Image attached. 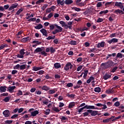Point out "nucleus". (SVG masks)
Masks as SVG:
<instances>
[{"label": "nucleus", "mask_w": 124, "mask_h": 124, "mask_svg": "<svg viewBox=\"0 0 124 124\" xmlns=\"http://www.w3.org/2000/svg\"><path fill=\"white\" fill-rule=\"evenodd\" d=\"M59 23L61 25H62V27H67V24H66L63 21H60Z\"/></svg>", "instance_id": "72a5a7b5"}, {"label": "nucleus", "mask_w": 124, "mask_h": 124, "mask_svg": "<svg viewBox=\"0 0 124 124\" xmlns=\"http://www.w3.org/2000/svg\"><path fill=\"white\" fill-rule=\"evenodd\" d=\"M117 69H118V66H115L111 70V72L112 73H114V72H115V71H116V70H117Z\"/></svg>", "instance_id": "052dcab7"}, {"label": "nucleus", "mask_w": 124, "mask_h": 124, "mask_svg": "<svg viewBox=\"0 0 124 124\" xmlns=\"http://www.w3.org/2000/svg\"><path fill=\"white\" fill-rule=\"evenodd\" d=\"M40 31L42 33L43 35L46 37L48 36V35L47 34V31L45 30V29H42L41 30H40Z\"/></svg>", "instance_id": "4468645a"}, {"label": "nucleus", "mask_w": 124, "mask_h": 124, "mask_svg": "<svg viewBox=\"0 0 124 124\" xmlns=\"http://www.w3.org/2000/svg\"><path fill=\"white\" fill-rule=\"evenodd\" d=\"M27 65H20V70H24V69H26Z\"/></svg>", "instance_id": "ea45409f"}, {"label": "nucleus", "mask_w": 124, "mask_h": 124, "mask_svg": "<svg viewBox=\"0 0 124 124\" xmlns=\"http://www.w3.org/2000/svg\"><path fill=\"white\" fill-rule=\"evenodd\" d=\"M73 10H75V11H77L78 12H79V11H81V9L79 8H77L76 7H74L72 8Z\"/></svg>", "instance_id": "f704fd0d"}, {"label": "nucleus", "mask_w": 124, "mask_h": 124, "mask_svg": "<svg viewBox=\"0 0 124 124\" xmlns=\"http://www.w3.org/2000/svg\"><path fill=\"white\" fill-rule=\"evenodd\" d=\"M75 104H76V103L74 102H70L69 104L68 108H73V107H74V106H75Z\"/></svg>", "instance_id": "c85d7f7f"}, {"label": "nucleus", "mask_w": 124, "mask_h": 124, "mask_svg": "<svg viewBox=\"0 0 124 124\" xmlns=\"http://www.w3.org/2000/svg\"><path fill=\"white\" fill-rule=\"evenodd\" d=\"M119 40L117 38H112L110 40H108L107 42L108 43H109V44H111L112 43H117V42H118V41Z\"/></svg>", "instance_id": "9b49d317"}, {"label": "nucleus", "mask_w": 124, "mask_h": 124, "mask_svg": "<svg viewBox=\"0 0 124 124\" xmlns=\"http://www.w3.org/2000/svg\"><path fill=\"white\" fill-rule=\"evenodd\" d=\"M42 2H44V0H38L36 2V4H40Z\"/></svg>", "instance_id": "603ef678"}, {"label": "nucleus", "mask_w": 124, "mask_h": 124, "mask_svg": "<svg viewBox=\"0 0 124 124\" xmlns=\"http://www.w3.org/2000/svg\"><path fill=\"white\" fill-rule=\"evenodd\" d=\"M89 73L88 70H84V73H83V78H86L87 76L88 75V73Z\"/></svg>", "instance_id": "58836bf2"}, {"label": "nucleus", "mask_w": 124, "mask_h": 124, "mask_svg": "<svg viewBox=\"0 0 124 124\" xmlns=\"http://www.w3.org/2000/svg\"><path fill=\"white\" fill-rule=\"evenodd\" d=\"M82 68H83V66L80 65V66L78 67L77 71H80V70H81V69H82Z\"/></svg>", "instance_id": "69168bd1"}, {"label": "nucleus", "mask_w": 124, "mask_h": 124, "mask_svg": "<svg viewBox=\"0 0 124 124\" xmlns=\"http://www.w3.org/2000/svg\"><path fill=\"white\" fill-rule=\"evenodd\" d=\"M31 38L30 36L24 37L21 40V42H23V43H26V42H28V41H31Z\"/></svg>", "instance_id": "1a4fd4ad"}, {"label": "nucleus", "mask_w": 124, "mask_h": 124, "mask_svg": "<svg viewBox=\"0 0 124 124\" xmlns=\"http://www.w3.org/2000/svg\"><path fill=\"white\" fill-rule=\"evenodd\" d=\"M120 105V102L119 101H117L114 103V106H116V107H119Z\"/></svg>", "instance_id": "13d9d810"}, {"label": "nucleus", "mask_w": 124, "mask_h": 124, "mask_svg": "<svg viewBox=\"0 0 124 124\" xmlns=\"http://www.w3.org/2000/svg\"><path fill=\"white\" fill-rule=\"evenodd\" d=\"M20 68V64H17L14 67V69H19Z\"/></svg>", "instance_id": "e2e57ef3"}, {"label": "nucleus", "mask_w": 124, "mask_h": 124, "mask_svg": "<svg viewBox=\"0 0 124 124\" xmlns=\"http://www.w3.org/2000/svg\"><path fill=\"white\" fill-rule=\"evenodd\" d=\"M50 52L51 54H53L56 52V49L53 47V46H51L50 48Z\"/></svg>", "instance_id": "c03bdc74"}, {"label": "nucleus", "mask_w": 124, "mask_h": 124, "mask_svg": "<svg viewBox=\"0 0 124 124\" xmlns=\"http://www.w3.org/2000/svg\"><path fill=\"white\" fill-rule=\"evenodd\" d=\"M55 38H56V36H49L47 38H46V39H47V40H51V39H55Z\"/></svg>", "instance_id": "37998d69"}, {"label": "nucleus", "mask_w": 124, "mask_h": 124, "mask_svg": "<svg viewBox=\"0 0 124 124\" xmlns=\"http://www.w3.org/2000/svg\"><path fill=\"white\" fill-rule=\"evenodd\" d=\"M61 110H62V109H59L58 107L54 106V107L52 108V109L50 111L51 113H54V112L58 113V112H60Z\"/></svg>", "instance_id": "f8f14e48"}, {"label": "nucleus", "mask_w": 124, "mask_h": 124, "mask_svg": "<svg viewBox=\"0 0 124 124\" xmlns=\"http://www.w3.org/2000/svg\"><path fill=\"white\" fill-rule=\"evenodd\" d=\"M90 109H88L85 112H84L82 113V115H83V117H87V116H89V114H90V112H88Z\"/></svg>", "instance_id": "e433bc0d"}, {"label": "nucleus", "mask_w": 124, "mask_h": 124, "mask_svg": "<svg viewBox=\"0 0 124 124\" xmlns=\"http://www.w3.org/2000/svg\"><path fill=\"white\" fill-rule=\"evenodd\" d=\"M43 28V25L41 24H39L37 26L34 27V29L36 30H40Z\"/></svg>", "instance_id": "bb28decb"}, {"label": "nucleus", "mask_w": 124, "mask_h": 124, "mask_svg": "<svg viewBox=\"0 0 124 124\" xmlns=\"http://www.w3.org/2000/svg\"><path fill=\"white\" fill-rule=\"evenodd\" d=\"M6 47H8V45L7 44H2L0 46V50H2L3 48H6Z\"/></svg>", "instance_id": "a878e982"}, {"label": "nucleus", "mask_w": 124, "mask_h": 124, "mask_svg": "<svg viewBox=\"0 0 124 124\" xmlns=\"http://www.w3.org/2000/svg\"><path fill=\"white\" fill-rule=\"evenodd\" d=\"M15 89H16V86H9L8 88L7 91L8 92H11L14 90H15Z\"/></svg>", "instance_id": "cd10ccee"}, {"label": "nucleus", "mask_w": 124, "mask_h": 124, "mask_svg": "<svg viewBox=\"0 0 124 124\" xmlns=\"http://www.w3.org/2000/svg\"><path fill=\"white\" fill-rule=\"evenodd\" d=\"M84 109H86V106H85L84 107L79 108L78 109V113H81V112H82L83 111V110H84Z\"/></svg>", "instance_id": "864d4df0"}, {"label": "nucleus", "mask_w": 124, "mask_h": 124, "mask_svg": "<svg viewBox=\"0 0 124 124\" xmlns=\"http://www.w3.org/2000/svg\"><path fill=\"white\" fill-rule=\"evenodd\" d=\"M114 13H116V14H124V11L122 10H120L119 9L115 10Z\"/></svg>", "instance_id": "6ab92c4d"}, {"label": "nucleus", "mask_w": 124, "mask_h": 124, "mask_svg": "<svg viewBox=\"0 0 124 124\" xmlns=\"http://www.w3.org/2000/svg\"><path fill=\"white\" fill-rule=\"evenodd\" d=\"M72 67H73V65L71 64L70 62H68L64 67V69L66 71H68L69 70V68L70 69H72Z\"/></svg>", "instance_id": "39448f33"}, {"label": "nucleus", "mask_w": 124, "mask_h": 124, "mask_svg": "<svg viewBox=\"0 0 124 124\" xmlns=\"http://www.w3.org/2000/svg\"><path fill=\"white\" fill-rule=\"evenodd\" d=\"M16 94L17 96H19V95H23V92H22V91L19 90Z\"/></svg>", "instance_id": "de8ad7c7"}, {"label": "nucleus", "mask_w": 124, "mask_h": 124, "mask_svg": "<svg viewBox=\"0 0 124 124\" xmlns=\"http://www.w3.org/2000/svg\"><path fill=\"white\" fill-rule=\"evenodd\" d=\"M86 109H94L95 110H96L97 109V108L94 107V106H89L88 105H85Z\"/></svg>", "instance_id": "f3484780"}, {"label": "nucleus", "mask_w": 124, "mask_h": 124, "mask_svg": "<svg viewBox=\"0 0 124 124\" xmlns=\"http://www.w3.org/2000/svg\"><path fill=\"white\" fill-rule=\"evenodd\" d=\"M56 25H57V24H50L49 25V28H50V31H53V30H54V29H55V27H56Z\"/></svg>", "instance_id": "c9c22d12"}, {"label": "nucleus", "mask_w": 124, "mask_h": 124, "mask_svg": "<svg viewBox=\"0 0 124 124\" xmlns=\"http://www.w3.org/2000/svg\"><path fill=\"white\" fill-rule=\"evenodd\" d=\"M115 6L119 7L120 9H123L124 8V3L121 2H115L114 7H115Z\"/></svg>", "instance_id": "0eeeda50"}, {"label": "nucleus", "mask_w": 124, "mask_h": 124, "mask_svg": "<svg viewBox=\"0 0 124 124\" xmlns=\"http://www.w3.org/2000/svg\"><path fill=\"white\" fill-rule=\"evenodd\" d=\"M55 27L58 29H55L54 31L51 32L52 34H57V33L62 31V27L58 26V24H56Z\"/></svg>", "instance_id": "7ed1b4c3"}, {"label": "nucleus", "mask_w": 124, "mask_h": 124, "mask_svg": "<svg viewBox=\"0 0 124 124\" xmlns=\"http://www.w3.org/2000/svg\"><path fill=\"white\" fill-rule=\"evenodd\" d=\"M95 93H100L101 92V88L100 87H96L94 90Z\"/></svg>", "instance_id": "7c9ffc66"}, {"label": "nucleus", "mask_w": 124, "mask_h": 124, "mask_svg": "<svg viewBox=\"0 0 124 124\" xmlns=\"http://www.w3.org/2000/svg\"><path fill=\"white\" fill-rule=\"evenodd\" d=\"M111 78V75L108 74H105V76L103 77V78L104 80H108V79H109Z\"/></svg>", "instance_id": "5701e85b"}, {"label": "nucleus", "mask_w": 124, "mask_h": 124, "mask_svg": "<svg viewBox=\"0 0 124 124\" xmlns=\"http://www.w3.org/2000/svg\"><path fill=\"white\" fill-rule=\"evenodd\" d=\"M47 111H45V114L46 115H49L50 114V111H51V110H50V109L48 108L47 110H46Z\"/></svg>", "instance_id": "680f3d73"}, {"label": "nucleus", "mask_w": 124, "mask_h": 124, "mask_svg": "<svg viewBox=\"0 0 124 124\" xmlns=\"http://www.w3.org/2000/svg\"><path fill=\"white\" fill-rule=\"evenodd\" d=\"M54 67L56 69H58V68H61L62 67V65L59 62H56L54 64Z\"/></svg>", "instance_id": "a211bd4d"}, {"label": "nucleus", "mask_w": 124, "mask_h": 124, "mask_svg": "<svg viewBox=\"0 0 124 124\" xmlns=\"http://www.w3.org/2000/svg\"><path fill=\"white\" fill-rule=\"evenodd\" d=\"M6 89H7V87L5 86H0V93H5L6 92Z\"/></svg>", "instance_id": "dca6fc26"}, {"label": "nucleus", "mask_w": 124, "mask_h": 124, "mask_svg": "<svg viewBox=\"0 0 124 124\" xmlns=\"http://www.w3.org/2000/svg\"><path fill=\"white\" fill-rule=\"evenodd\" d=\"M38 114H39V112L38 110H35L31 112V116H32V117H35V116L38 115Z\"/></svg>", "instance_id": "aec40b11"}, {"label": "nucleus", "mask_w": 124, "mask_h": 124, "mask_svg": "<svg viewBox=\"0 0 124 124\" xmlns=\"http://www.w3.org/2000/svg\"><path fill=\"white\" fill-rule=\"evenodd\" d=\"M56 93L55 90H50L48 91L49 94H53V93Z\"/></svg>", "instance_id": "09e8293b"}, {"label": "nucleus", "mask_w": 124, "mask_h": 124, "mask_svg": "<svg viewBox=\"0 0 124 124\" xmlns=\"http://www.w3.org/2000/svg\"><path fill=\"white\" fill-rule=\"evenodd\" d=\"M113 89H114V88H112L111 89H108L106 90V93H114V91L113 90Z\"/></svg>", "instance_id": "c756f323"}, {"label": "nucleus", "mask_w": 124, "mask_h": 124, "mask_svg": "<svg viewBox=\"0 0 124 124\" xmlns=\"http://www.w3.org/2000/svg\"><path fill=\"white\" fill-rule=\"evenodd\" d=\"M116 55L117 54L116 53H113L111 54H108L105 59L106 60H108V61L106 62L102 63L101 64V66H105V69H108V68L112 67V66L113 65V64H114V62L112 60H113V58L112 57L115 58Z\"/></svg>", "instance_id": "f257e3e1"}, {"label": "nucleus", "mask_w": 124, "mask_h": 124, "mask_svg": "<svg viewBox=\"0 0 124 124\" xmlns=\"http://www.w3.org/2000/svg\"><path fill=\"white\" fill-rule=\"evenodd\" d=\"M44 49H45V47L43 46H42L41 47H37L34 50L33 54H36L37 53L41 52L39 54H41L42 56H44V57H46V56H47V53H46L45 50H44Z\"/></svg>", "instance_id": "f03ea898"}, {"label": "nucleus", "mask_w": 124, "mask_h": 124, "mask_svg": "<svg viewBox=\"0 0 124 124\" xmlns=\"http://www.w3.org/2000/svg\"><path fill=\"white\" fill-rule=\"evenodd\" d=\"M3 7L4 10H7V9L8 10L9 9V5L8 4L4 5Z\"/></svg>", "instance_id": "3c124183"}, {"label": "nucleus", "mask_w": 124, "mask_h": 124, "mask_svg": "<svg viewBox=\"0 0 124 124\" xmlns=\"http://www.w3.org/2000/svg\"><path fill=\"white\" fill-rule=\"evenodd\" d=\"M26 51V49H21L19 51L20 54H17L16 55L17 58H19L20 59H23L24 58V55L26 54V52H25Z\"/></svg>", "instance_id": "20e7f679"}, {"label": "nucleus", "mask_w": 124, "mask_h": 124, "mask_svg": "<svg viewBox=\"0 0 124 124\" xmlns=\"http://www.w3.org/2000/svg\"><path fill=\"white\" fill-rule=\"evenodd\" d=\"M103 123H104L105 124H108V123H110V120L109 118L104 119L103 120Z\"/></svg>", "instance_id": "a18cd8bd"}, {"label": "nucleus", "mask_w": 124, "mask_h": 124, "mask_svg": "<svg viewBox=\"0 0 124 124\" xmlns=\"http://www.w3.org/2000/svg\"><path fill=\"white\" fill-rule=\"evenodd\" d=\"M88 112H89V114H90L91 116L92 117H94V116H96V115L98 114V111L97 110H93L92 109H89Z\"/></svg>", "instance_id": "6e6552de"}, {"label": "nucleus", "mask_w": 124, "mask_h": 124, "mask_svg": "<svg viewBox=\"0 0 124 124\" xmlns=\"http://www.w3.org/2000/svg\"><path fill=\"white\" fill-rule=\"evenodd\" d=\"M69 44H70V45L75 46L77 45V43L76 41H71L69 43Z\"/></svg>", "instance_id": "4c0bfd02"}, {"label": "nucleus", "mask_w": 124, "mask_h": 124, "mask_svg": "<svg viewBox=\"0 0 124 124\" xmlns=\"http://www.w3.org/2000/svg\"><path fill=\"white\" fill-rule=\"evenodd\" d=\"M101 22H103V19L101 18H98L97 20V23H101Z\"/></svg>", "instance_id": "bf43d9fd"}, {"label": "nucleus", "mask_w": 124, "mask_h": 124, "mask_svg": "<svg viewBox=\"0 0 124 124\" xmlns=\"http://www.w3.org/2000/svg\"><path fill=\"white\" fill-rule=\"evenodd\" d=\"M18 116H19V115L14 114L11 117V119H16V118H17Z\"/></svg>", "instance_id": "338daca9"}, {"label": "nucleus", "mask_w": 124, "mask_h": 124, "mask_svg": "<svg viewBox=\"0 0 124 124\" xmlns=\"http://www.w3.org/2000/svg\"><path fill=\"white\" fill-rule=\"evenodd\" d=\"M66 96L69 98H72L73 99H74V98H75V96H76V95L74 94H70L69 93H68L66 94Z\"/></svg>", "instance_id": "412c9836"}, {"label": "nucleus", "mask_w": 124, "mask_h": 124, "mask_svg": "<svg viewBox=\"0 0 124 124\" xmlns=\"http://www.w3.org/2000/svg\"><path fill=\"white\" fill-rule=\"evenodd\" d=\"M57 2L58 4H61V5H64V3H65V1L64 0H57Z\"/></svg>", "instance_id": "b1692460"}, {"label": "nucleus", "mask_w": 124, "mask_h": 124, "mask_svg": "<svg viewBox=\"0 0 124 124\" xmlns=\"http://www.w3.org/2000/svg\"><path fill=\"white\" fill-rule=\"evenodd\" d=\"M3 115L6 118H8L9 116H10V111L8 109H6L4 110L3 113Z\"/></svg>", "instance_id": "9d476101"}, {"label": "nucleus", "mask_w": 124, "mask_h": 124, "mask_svg": "<svg viewBox=\"0 0 124 124\" xmlns=\"http://www.w3.org/2000/svg\"><path fill=\"white\" fill-rule=\"evenodd\" d=\"M11 97L7 96L6 97L3 101H4V102H9V101L10 100Z\"/></svg>", "instance_id": "2f4dec72"}, {"label": "nucleus", "mask_w": 124, "mask_h": 124, "mask_svg": "<svg viewBox=\"0 0 124 124\" xmlns=\"http://www.w3.org/2000/svg\"><path fill=\"white\" fill-rule=\"evenodd\" d=\"M45 71L43 70H40L36 72L37 74H39V75H42V74H44Z\"/></svg>", "instance_id": "49530a36"}, {"label": "nucleus", "mask_w": 124, "mask_h": 124, "mask_svg": "<svg viewBox=\"0 0 124 124\" xmlns=\"http://www.w3.org/2000/svg\"><path fill=\"white\" fill-rule=\"evenodd\" d=\"M40 69H42V68L40 67L33 66L32 70H33V71H38V70H40Z\"/></svg>", "instance_id": "393cba45"}, {"label": "nucleus", "mask_w": 124, "mask_h": 124, "mask_svg": "<svg viewBox=\"0 0 124 124\" xmlns=\"http://www.w3.org/2000/svg\"><path fill=\"white\" fill-rule=\"evenodd\" d=\"M105 46V42L102 41L100 43H99L97 45V48H103Z\"/></svg>", "instance_id": "ddd939ff"}, {"label": "nucleus", "mask_w": 124, "mask_h": 124, "mask_svg": "<svg viewBox=\"0 0 124 124\" xmlns=\"http://www.w3.org/2000/svg\"><path fill=\"white\" fill-rule=\"evenodd\" d=\"M34 21H36V18L35 17L31 18L28 20V22H34Z\"/></svg>", "instance_id": "8fccbe9b"}, {"label": "nucleus", "mask_w": 124, "mask_h": 124, "mask_svg": "<svg viewBox=\"0 0 124 124\" xmlns=\"http://www.w3.org/2000/svg\"><path fill=\"white\" fill-rule=\"evenodd\" d=\"M67 87H68V88H71V87H73V83H68L67 84Z\"/></svg>", "instance_id": "5fc2aeb1"}, {"label": "nucleus", "mask_w": 124, "mask_h": 124, "mask_svg": "<svg viewBox=\"0 0 124 124\" xmlns=\"http://www.w3.org/2000/svg\"><path fill=\"white\" fill-rule=\"evenodd\" d=\"M40 89H41V90H43V91H46V92H48V91L50 90V88L46 85H44L42 87L40 86Z\"/></svg>", "instance_id": "2eb2a0df"}, {"label": "nucleus", "mask_w": 124, "mask_h": 124, "mask_svg": "<svg viewBox=\"0 0 124 124\" xmlns=\"http://www.w3.org/2000/svg\"><path fill=\"white\" fill-rule=\"evenodd\" d=\"M73 3V0H65V4L67 5H70V4H72Z\"/></svg>", "instance_id": "4be33fe9"}, {"label": "nucleus", "mask_w": 124, "mask_h": 124, "mask_svg": "<svg viewBox=\"0 0 124 124\" xmlns=\"http://www.w3.org/2000/svg\"><path fill=\"white\" fill-rule=\"evenodd\" d=\"M18 6V3H15L12 4L10 7L9 9L8 10V11H12V12H14L15 11V8H16Z\"/></svg>", "instance_id": "423d86ee"}, {"label": "nucleus", "mask_w": 124, "mask_h": 124, "mask_svg": "<svg viewBox=\"0 0 124 124\" xmlns=\"http://www.w3.org/2000/svg\"><path fill=\"white\" fill-rule=\"evenodd\" d=\"M49 8H50V10H51V11H55V9L56 8V7L55 6H52Z\"/></svg>", "instance_id": "774afa93"}, {"label": "nucleus", "mask_w": 124, "mask_h": 124, "mask_svg": "<svg viewBox=\"0 0 124 124\" xmlns=\"http://www.w3.org/2000/svg\"><path fill=\"white\" fill-rule=\"evenodd\" d=\"M108 12H109V11L108 10H104V11H101L99 13V14L100 15H102V14H107V13H108Z\"/></svg>", "instance_id": "473e14b6"}, {"label": "nucleus", "mask_w": 124, "mask_h": 124, "mask_svg": "<svg viewBox=\"0 0 124 124\" xmlns=\"http://www.w3.org/2000/svg\"><path fill=\"white\" fill-rule=\"evenodd\" d=\"M47 6H48V5H47V4H45L44 6H43L42 7V10H43V11H44V10H45V9H46V8H47Z\"/></svg>", "instance_id": "6e6d98bb"}, {"label": "nucleus", "mask_w": 124, "mask_h": 124, "mask_svg": "<svg viewBox=\"0 0 124 124\" xmlns=\"http://www.w3.org/2000/svg\"><path fill=\"white\" fill-rule=\"evenodd\" d=\"M116 58H119V59L123 58V54L121 53H118L116 57Z\"/></svg>", "instance_id": "a19ab883"}, {"label": "nucleus", "mask_w": 124, "mask_h": 124, "mask_svg": "<svg viewBox=\"0 0 124 124\" xmlns=\"http://www.w3.org/2000/svg\"><path fill=\"white\" fill-rule=\"evenodd\" d=\"M23 10H24V9L23 8L19 9L16 13V15H20V13L22 12Z\"/></svg>", "instance_id": "79ce46f5"}, {"label": "nucleus", "mask_w": 124, "mask_h": 124, "mask_svg": "<svg viewBox=\"0 0 124 124\" xmlns=\"http://www.w3.org/2000/svg\"><path fill=\"white\" fill-rule=\"evenodd\" d=\"M5 122H6V124H12V123H13V120H7V121H5Z\"/></svg>", "instance_id": "4d7b16f0"}, {"label": "nucleus", "mask_w": 124, "mask_h": 124, "mask_svg": "<svg viewBox=\"0 0 124 124\" xmlns=\"http://www.w3.org/2000/svg\"><path fill=\"white\" fill-rule=\"evenodd\" d=\"M55 79H60L61 76H60L59 74H55Z\"/></svg>", "instance_id": "0e129e2a"}]
</instances>
